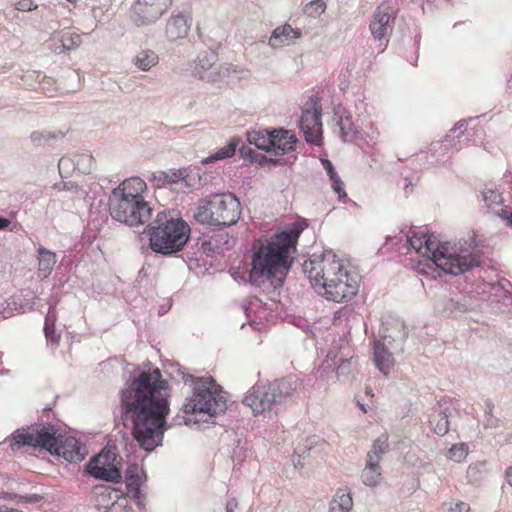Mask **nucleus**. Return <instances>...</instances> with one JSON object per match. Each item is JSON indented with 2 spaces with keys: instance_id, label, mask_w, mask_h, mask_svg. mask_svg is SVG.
<instances>
[{
  "instance_id": "1",
  "label": "nucleus",
  "mask_w": 512,
  "mask_h": 512,
  "mask_svg": "<svg viewBox=\"0 0 512 512\" xmlns=\"http://www.w3.org/2000/svg\"><path fill=\"white\" fill-rule=\"evenodd\" d=\"M168 396V384L158 368L140 373L122 392V406L133 421V437L147 451L162 441Z\"/></svg>"
},
{
  "instance_id": "2",
  "label": "nucleus",
  "mask_w": 512,
  "mask_h": 512,
  "mask_svg": "<svg viewBox=\"0 0 512 512\" xmlns=\"http://www.w3.org/2000/svg\"><path fill=\"white\" fill-rule=\"evenodd\" d=\"M303 268L314 290L327 300L337 303L349 301L358 292L359 275L349 271L344 261L333 252L305 261Z\"/></svg>"
},
{
  "instance_id": "3",
  "label": "nucleus",
  "mask_w": 512,
  "mask_h": 512,
  "mask_svg": "<svg viewBox=\"0 0 512 512\" xmlns=\"http://www.w3.org/2000/svg\"><path fill=\"white\" fill-rule=\"evenodd\" d=\"M301 229L294 227L275 235L258 239L252 246V269L250 278L257 282L261 279L281 278L291 265V254L296 251V243Z\"/></svg>"
},
{
  "instance_id": "4",
  "label": "nucleus",
  "mask_w": 512,
  "mask_h": 512,
  "mask_svg": "<svg viewBox=\"0 0 512 512\" xmlns=\"http://www.w3.org/2000/svg\"><path fill=\"white\" fill-rule=\"evenodd\" d=\"M147 184L140 177H130L114 188L109 197V213L111 217L131 227L148 222L152 216V208L145 200Z\"/></svg>"
},
{
  "instance_id": "5",
  "label": "nucleus",
  "mask_w": 512,
  "mask_h": 512,
  "mask_svg": "<svg viewBox=\"0 0 512 512\" xmlns=\"http://www.w3.org/2000/svg\"><path fill=\"white\" fill-rule=\"evenodd\" d=\"M408 242L418 254L430 260L445 273L459 275L478 265V259L475 256L460 255L450 244L439 243L434 236L424 232H413L408 237Z\"/></svg>"
},
{
  "instance_id": "6",
  "label": "nucleus",
  "mask_w": 512,
  "mask_h": 512,
  "mask_svg": "<svg viewBox=\"0 0 512 512\" xmlns=\"http://www.w3.org/2000/svg\"><path fill=\"white\" fill-rule=\"evenodd\" d=\"M40 447L52 454L62 456L69 462H81L87 453L83 446L76 438L68 436L59 438L56 436V430L53 426H43L40 429L31 431L16 432L13 435L12 448L21 446Z\"/></svg>"
},
{
  "instance_id": "7",
  "label": "nucleus",
  "mask_w": 512,
  "mask_h": 512,
  "mask_svg": "<svg viewBox=\"0 0 512 512\" xmlns=\"http://www.w3.org/2000/svg\"><path fill=\"white\" fill-rule=\"evenodd\" d=\"M190 232L184 220L168 219L165 212H159L150 228V247L156 253H176L183 249L190 238Z\"/></svg>"
},
{
  "instance_id": "8",
  "label": "nucleus",
  "mask_w": 512,
  "mask_h": 512,
  "mask_svg": "<svg viewBox=\"0 0 512 512\" xmlns=\"http://www.w3.org/2000/svg\"><path fill=\"white\" fill-rule=\"evenodd\" d=\"M241 204L231 193L215 194L209 200L202 202L194 218L198 223L225 227L238 222L241 216Z\"/></svg>"
},
{
  "instance_id": "9",
  "label": "nucleus",
  "mask_w": 512,
  "mask_h": 512,
  "mask_svg": "<svg viewBox=\"0 0 512 512\" xmlns=\"http://www.w3.org/2000/svg\"><path fill=\"white\" fill-rule=\"evenodd\" d=\"M226 397L218 388L213 379H201L195 383L191 397L183 405L184 422L188 424L191 419L187 415L205 413L214 416L226 410Z\"/></svg>"
},
{
  "instance_id": "10",
  "label": "nucleus",
  "mask_w": 512,
  "mask_h": 512,
  "mask_svg": "<svg viewBox=\"0 0 512 512\" xmlns=\"http://www.w3.org/2000/svg\"><path fill=\"white\" fill-rule=\"evenodd\" d=\"M321 112L319 99L311 97L303 106L300 120V128L304 133L305 140L318 146L323 143Z\"/></svg>"
},
{
  "instance_id": "11",
  "label": "nucleus",
  "mask_w": 512,
  "mask_h": 512,
  "mask_svg": "<svg viewBox=\"0 0 512 512\" xmlns=\"http://www.w3.org/2000/svg\"><path fill=\"white\" fill-rule=\"evenodd\" d=\"M173 0H136L130 8V19L137 25L155 23L172 6Z\"/></svg>"
},
{
  "instance_id": "12",
  "label": "nucleus",
  "mask_w": 512,
  "mask_h": 512,
  "mask_svg": "<svg viewBox=\"0 0 512 512\" xmlns=\"http://www.w3.org/2000/svg\"><path fill=\"white\" fill-rule=\"evenodd\" d=\"M96 501L105 512H130L131 506L127 495L120 489L110 486H99L95 488Z\"/></svg>"
},
{
  "instance_id": "13",
  "label": "nucleus",
  "mask_w": 512,
  "mask_h": 512,
  "mask_svg": "<svg viewBox=\"0 0 512 512\" xmlns=\"http://www.w3.org/2000/svg\"><path fill=\"white\" fill-rule=\"evenodd\" d=\"M116 454L111 450L104 449L93 458L90 463V473L99 479L117 482L121 479V472L115 466Z\"/></svg>"
},
{
  "instance_id": "14",
  "label": "nucleus",
  "mask_w": 512,
  "mask_h": 512,
  "mask_svg": "<svg viewBox=\"0 0 512 512\" xmlns=\"http://www.w3.org/2000/svg\"><path fill=\"white\" fill-rule=\"evenodd\" d=\"M270 392L268 384L256 383L246 393L243 404L250 407L255 415L270 411L275 405Z\"/></svg>"
},
{
  "instance_id": "15",
  "label": "nucleus",
  "mask_w": 512,
  "mask_h": 512,
  "mask_svg": "<svg viewBox=\"0 0 512 512\" xmlns=\"http://www.w3.org/2000/svg\"><path fill=\"white\" fill-rule=\"evenodd\" d=\"M395 19L393 8L387 3H381L372 15L369 29L372 36L381 41L386 39L392 30L390 22Z\"/></svg>"
},
{
  "instance_id": "16",
  "label": "nucleus",
  "mask_w": 512,
  "mask_h": 512,
  "mask_svg": "<svg viewBox=\"0 0 512 512\" xmlns=\"http://www.w3.org/2000/svg\"><path fill=\"white\" fill-rule=\"evenodd\" d=\"M275 405L285 403L301 389V383L295 377H285L268 384Z\"/></svg>"
},
{
  "instance_id": "17",
  "label": "nucleus",
  "mask_w": 512,
  "mask_h": 512,
  "mask_svg": "<svg viewBox=\"0 0 512 512\" xmlns=\"http://www.w3.org/2000/svg\"><path fill=\"white\" fill-rule=\"evenodd\" d=\"M271 139V151L276 155H283L295 150L297 138L290 131L283 129L271 131Z\"/></svg>"
},
{
  "instance_id": "18",
  "label": "nucleus",
  "mask_w": 512,
  "mask_h": 512,
  "mask_svg": "<svg viewBox=\"0 0 512 512\" xmlns=\"http://www.w3.org/2000/svg\"><path fill=\"white\" fill-rule=\"evenodd\" d=\"M190 30V24L184 15H172L166 25V36L170 41L184 39Z\"/></svg>"
},
{
  "instance_id": "19",
  "label": "nucleus",
  "mask_w": 512,
  "mask_h": 512,
  "mask_svg": "<svg viewBox=\"0 0 512 512\" xmlns=\"http://www.w3.org/2000/svg\"><path fill=\"white\" fill-rule=\"evenodd\" d=\"M301 37V32L298 29L292 28L291 25L285 24L283 26L277 27L270 39L269 44L272 47H280L287 43H289L291 40L298 39Z\"/></svg>"
},
{
  "instance_id": "20",
  "label": "nucleus",
  "mask_w": 512,
  "mask_h": 512,
  "mask_svg": "<svg viewBox=\"0 0 512 512\" xmlns=\"http://www.w3.org/2000/svg\"><path fill=\"white\" fill-rule=\"evenodd\" d=\"M361 478L366 486H377L382 480V468L379 462L366 459V465L362 471Z\"/></svg>"
},
{
  "instance_id": "21",
  "label": "nucleus",
  "mask_w": 512,
  "mask_h": 512,
  "mask_svg": "<svg viewBox=\"0 0 512 512\" xmlns=\"http://www.w3.org/2000/svg\"><path fill=\"white\" fill-rule=\"evenodd\" d=\"M374 362L377 368L385 375L388 374L389 369L393 366L392 354L380 342H376L374 346Z\"/></svg>"
},
{
  "instance_id": "22",
  "label": "nucleus",
  "mask_w": 512,
  "mask_h": 512,
  "mask_svg": "<svg viewBox=\"0 0 512 512\" xmlns=\"http://www.w3.org/2000/svg\"><path fill=\"white\" fill-rule=\"evenodd\" d=\"M482 196L486 206L499 217H501L502 213H508V211L502 207L503 198L497 190L485 189L482 192Z\"/></svg>"
},
{
  "instance_id": "23",
  "label": "nucleus",
  "mask_w": 512,
  "mask_h": 512,
  "mask_svg": "<svg viewBox=\"0 0 512 512\" xmlns=\"http://www.w3.org/2000/svg\"><path fill=\"white\" fill-rule=\"evenodd\" d=\"M353 500L348 492L338 491L330 504V512H349L352 509Z\"/></svg>"
},
{
  "instance_id": "24",
  "label": "nucleus",
  "mask_w": 512,
  "mask_h": 512,
  "mask_svg": "<svg viewBox=\"0 0 512 512\" xmlns=\"http://www.w3.org/2000/svg\"><path fill=\"white\" fill-rule=\"evenodd\" d=\"M389 447L388 435H380L373 443L371 450L367 454V460L379 462L382 460V456L387 452Z\"/></svg>"
},
{
  "instance_id": "25",
  "label": "nucleus",
  "mask_w": 512,
  "mask_h": 512,
  "mask_svg": "<svg viewBox=\"0 0 512 512\" xmlns=\"http://www.w3.org/2000/svg\"><path fill=\"white\" fill-rule=\"evenodd\" d=\"M38 253H39L38 270L44 277H47L53 270V267L56 263V255H55V253H53L43 247L39 248Z\"/></svg>"
},
{
  "instance_id": "26",
  "label": "nucleus",
  "mask_w": 512,
  "mask_h": 512,
  "mask_svg": "<svg viewBox=\"0 0 512 512\" xmlns=\"http://www.w3.org/2000/svg\"><path fill=\"white\" fill-rule=\"evenodd\" d=\"M250 144L255 145L257 148L271 151V132L265 131H252L247 134Z\"/></svg>"
},
{
  "instance_id": "27",
  "label": "nucleus",
  "mask_w": 512,
  "mask_h": 512,
  "mask_svg": "<svg viewBox=\"0 0 512 512\" xmlns=\"http://www.w3.org/2000/svg\"><path fill=\"white\" fill-rule=\"evenodd\" d=\"M158 63V56L153 51H142L135 58V65L147 71Z\"/></svg>"
},
{
  "instance_id": "28",
  "label": "nucleus",
  "mask_w": 512,
  "mask_h": 512,
  "mask_svg": "<svg viewBox=\"0 0 512 512\" xmlns=\"http://www.w3.org/2000/svg\"><path fill=\"white\" fill-rule=\"evenodd\" d=\"M468 451H469V447L467 444L458 443V444L452 445L448 449L446 456L448 459H450L456 463H461L466 459V457L468 455Z\"/></svg>"
},
{
  "instance_id": "29",
  "label": "nucleus",
  "mask_w": 512,
  "mask_h": 512,
  "mask_svg": "<svg viewBox=\"0 0 512 512\" xmlns=\"http://www.w3.org/2000/svg\"><path fill=\"white\" fill-rule=\"evenodd\" d=\"M338 125L344 141H350L356 136L357 128L350 117H341Z\"/></svg>"
},
{
  "instance_id": "30",
  "label": "nucleus",
  "mask_w": 512,
  "mask_h": 512,
  "mask_svg": "<svg viewBox=\"0 0 512 512\" xmlns=\"http://www.w3.org/2000/svg\"><path fill=\"white\" fill-rule=\"evenodd\" d=\"M430 425L438 435H445L449 431V421L447 416L440 412L430 419Z\"/></svg>"
},
{
  "instance_id": "31",
  "label": "nucleus",
  "mask_w": 512,
  "mask_h": 512,
  "mask_svg": "<svg viewBox=\"0 0 512 512\" xmlns=\"http://www.w3.org/2000/svg\"><path fill=\"white\" fill-rule=\"evenodd\" d=\"M236 147L237 142L235 140H231L226 146L219 149L214 155L209 156L205 162L207 163L232 157L235 154Z\"/></svg>"
},
{
  "instance_id": "32",
  "label": "nucleus",
  "mask_w": 512,
  "mask_h": 512,
  "mask_svg": "<svg viewBox=\"0 0 512 512\" xmlns=\"http://www.w3.org/2000/svg\"><path fill=\"white\" fill-rule=\"evenodd\" d=\"M326 10V4L324 0H312L304 7V13L309 17L320 16Z\"/></svg>"
},
{
  "instance_id": "33",
  "label": "nucleus",
  "mask_w": 512,
  "mask_h": 512,
  "mask_svg": "<svg viewBox=\"0 0 512 512\" xmlns=\"http://www.w3.org/2000/svg\"><path fill=\"white\" fill-rule=\"evenodd\" d=\"M127 497L130 496L134 499L140 500L142 493L140 490V478L138 476H130L126 483Z\"/></svg>"
},
{
  "instance_id": "34",
  "label": "nucleus",
  "mask_w": 512,
  "mask_h": 512,
  "mask_svg": "<svg viewBox=\"0 0 512 512\" xmlns=\"http://www.w3.org/2000/svg\"><path fill=\"white\" fill-rule=\"evenodd\" d=\"M331 185L334 192L338 195L339 199H343L347 196L344 188V183L342 182L339 175L335 176V178H330Z\"/></svg>"
},
{
  "instance_id": "35",
  "label": "nucleus",
  "mask_w": 512,
  "mask_h": 512,
  "mask_svg": "<svg viewBox=\"0 0 512 512\" xmlns=\"http://www.w3.org/2000/svg\"><path fill=\"white\" fill-rule=\"evenodd\" d=\"M14 6L18 11H32L37 8L33 0H19Z\"/></svg>"
},
{
  "instance_id": "36",
  "label": "nucleus",
  "mask_w": 512,
  "mask_h": 512,
  "mask_svg": "<svg viewBox=\"0 0 512 512\" xmlns=\"http://www.w3.org/2000/svg\"><path fill=\"white\" fill-rule=\"evenodd\" d=\"M212 66L210 60L208 59L207 55L199 56L198 62L196 64V71L199 74V76L202 78L201 71L206 70Z\"/></svg>"
},
{
  "instance_id": "37",
  "label": "nucleus",
  "mask_w": 512,
  "mask_h": 512,
  "mask_svg": "<svg viewBox=\"0 0 512 512\" xmlns=\"http://www.w3.org/2000/svg\"><path fill=\"white\" fill-rule=\"evenodd\" d=\"M471 507L468 503L459 501L453 507L448 509V512H470Z\"/></svg>"
},
{
  "instance_id": "38",
  "label": "nucleus",
  "mask_w": 512,
  "mask_h": 512,
  "mask_svg": "<svg viewBox=\"0 0 512 512\" xmlns=\"http://www.w3.org/2000/svg\"><path fill=\"white\" fill-rule=\"evenodd\" d=\"M321 163H322L324 169L326 170L327 174L329 175V178H335V176L338 175L330 160L322 159Z\"/></svg>"
},
{
  "instance_id": "39",
  "label": "nucleus",
  "mask_w": 512,
  "mask_h": 512,
  "mask_svg": "<svg viewBox=\"0 0 512 512\" xmlns=\"http://www.w3.org/2000/svg\"><path fill=\"white\" fill-rule=\"evenodd\" d=\"M80 42V36L77 34H70L66 39H63V46L67 49H71L72 45H78Z\"/></svg>"
},
{
  "instance_id": "40",
  "label": "nucleus",
  "mask_w": 512,
  "mask_h": 512,
  "mask_svg": "<svg viewBox=\"0 0 512 512\" xmlns=\"http://www.w3.org/2000/svg\"><path fill=\"white\" fill-rule=\"evenodd\" d=\"M238 508V501L236 499H231L226 504V512H234L235 509Z\"/></svg>"
},
{
  "instance_id": "41",
  "label": "nucleus",
  "mask_w": 512,
  "mask_h": 512,
  "mask_svg": "<svg viewBox=\"0 0 512 512\" xmlns=\"http://www.w3.org/2000/svg\"><path fill=\"white\" fill-rule=\"evenodd\" d=\"M505 478L507 483L512 486V467H508L505 471Z\"/></svg>"
},
{
  "instance_id": "42",
  "label": "nucleus",
  "mask_w": 512,
  "mask_h": 512,
  "mask_svg": "<svg viewBox=\"0 0 512 512\" xmlns=\"http://www.w3.org/2000/svg\"><path fill=\"white\" fill-rule=\"evenodd\" d=\"M10 224V221L6 218L0 217V230L8 227Z\"/></svg>"
},
{
  "instance_id": "43",
  "label": "nucleus",
  "mask_w": 512,
  "mask_h": 512,
  "mask_svg": "<svg viewBox=\"0 0 512 512\" xmlns=\"http://www.w3.org/2000/svg\"><path fill=\"white\" fill-rule=\"evenodd\" d=\"M501 218L506 219L508 223L512 226V212L511 213H502Z\"/></svg>"
},
{
  "instance_id": "44",
  "label": "nucleus",
  "mask_w": 512,
  "mask_h": 512,
  "mask_svg": "<svg viewBox=\"0 0 512 512\" xmlns=\"http://www.w3.org/2000/svg\"><path fill=\"white\" fill-rule=\"evenodd\" d=\"M5 512H23V511L11 508V509H7Z\"/></svg>"
},
{
  "instance_id": "45",
  "label": "nucleus",
  "mask_w": 512,
  "mask_h": 512,
  "mask_svg": "<svg viewBox=\"0 0 512 512\" xmlns=\"http://www.w3.org/2000/svg\"><path fill=\"white\" fill-rule=\"evenodd\" d=\"M63 162H64V160H63V159H61V160L59 161V167H61V165L63 164Z\"/></svg>"
},
{
  "instance_id": "46",
  "label": "nucleus",
  "mask_w": 512,
  "mask_h": 512,
  "mask_svg": "<svg viewBox=\"0 0 512 512\" xmlns=\"http://www.w3.org/2000/svg\"><path fill=\"white\" fill-rule=\"evenodd\" d=\"M370 391H371V389H370V388H367L366 393H367V394H370Z\"/></svg>"
},
{
  "instance_id": "47",
  "label": "nucleus",
  "mask_w": 512,
  "mask_h": 512,
  "mask_svg": "<svg viewBox=\"0 0 512 512\" xmlns=\"http://www.w3.org/2000/svg\"><path fill=\"white\" fill-rule=\"evenodd\" d=\"M361 409L363 410V412H366V409L364 408L363 405L361 406Z\"/></svg>"
}]
</instances>
